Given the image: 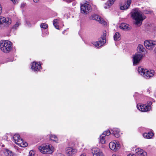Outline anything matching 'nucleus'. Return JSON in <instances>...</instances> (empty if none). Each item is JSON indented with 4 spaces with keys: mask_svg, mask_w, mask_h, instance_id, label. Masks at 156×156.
Segmentation results:
<instances>
[{
    "mask_svg": "<svg viewBox=\"0 0 156 156\" xmlns=\"http://www.w3.org/2000/svg\"><path fill=\"white\" fill-rule=\"evenodd\" d=\"M144 45L147 49L152 50L156 45V41L146 40L144 41Z\"/></svg>",
    "mask_w": 156,
    "mask_h": 156,
    "instance_id": "7",
    "label": "nucleus"
},
{
    "mask_svg": "<svg viewBox=\"0 0 156 156\" xmlns=\"http://www.w3.org/2000/svg\"><path fill=\"white\" fill-rule=\"evenodd\" d=\"M127 156H135V155L133 154H130L128 155Z\"/></svg>",
    "mask_w": 156,
    "mask_h": 156,
    "instance_id": "36",
    "label": "nucleus"
},
{
    "mask_svg": "<svg viewBox=\"0 0 156 156\" xmlns=\"http://www.w3.org/2000/svg\"><path fill=\"white\" fill-rule=\"evenodd\" d=\"M106 42V40L105 37H103L98 41L93 42L92 43L95 47H99L103 45Z\"/></svg>",
    "mask_w": 156,
    "mask_h": 156,
    "instance_id": "11",
    "label": "nucleus"
},
{
    "mask_svg": "<svg viewBox=\"0 0 156 156\" xmlns=\"http://www.w3.org/2000/svg\"><path fill=\"white\" fill-rule=\"evenodd\" d=\"M145 50V48L144 47L143 45L141 44H139L137 47V50L139 53H141L144 52Z\"/></svg>",
    "mask_w": 156,
    "mask_h": 156,
    "instance_id": "24",
    "label": "nucleus"
},
{
    "mask_svg": "<svg viewBox=\"0 0 156 156\" xmlns=\"http://www.w3.org/2000/svg\"><path fill=\"white\" fill-rule=\"evenodd\" d=\"M4 154L5 156H13V153L10 150L5 148L4 151Z\"/></svg>",
    "mask_w": 156,
    "mask_h": 156,
    "instance_id": "21",
    "label": "nucleus"
},
{
    "mask_svg": "<svg viewBox=\"0 0 156 156\" xmlns=\"http://www.w3.org/2000/svg\"><path fill=\"white\" fill-rule=\"evenodd\" d=\"M92 152L93 156H104L102 151L98 148H92Z\"/></svg>",
    "mask_w": 156,
    "mask_h": 156,
    "instance_id": "14",
    "label": "nucleus"
},
{
    "mask_svg": "<svg viewBox=\"0 0 156 156\" xmlns=\"http://www.w3.org/2000/svg\"><path fill=\"white\" fill-rule=\"evenodd\" d=\"M131 15L133 19L135 20V24L138 26L142 24L143 21L146 18L143 12L137 8L132 10L131 12Z\"/></svg>",
    "mask_w": 156,
    "mask_h": 156,
    "instance_id": "1",
    "label": "nucleus"
},
{
    "mask_svg": "<svg viewBox=\"0 0 156 156\" xmlns=\"http://www.w3.org/2000/svg\"><path fill=\"white\" fill-rule=\"evenodd\" d=\"M86 154L85 153H83L80 156H86Z\"/></svg>",
    "mask_w": 156,
    "mask_h": 156,
    "instance_id": "37",
    "label": "nucleus"
},
{
    "mask_svg": "<svg viewBox=\"0 0 156 156\" xmlns=\"http://www.w3.org/2000/svg\"><path fill=\"white\" fill-rule=\"evenodd\" d=\"M131 3V0H127L126 2L124 5L120 6V9L122 10H125L127 9L130 6Z\"/></svg>",
    "mask_w": 156,
    "mask_h": 156,
    "instance_id": "17",
    "label": "nucleus"
},
{
    "mask_svg": "<svg viewBox=\"0 0 156 156\" xmlns=\"http://www.w3.org/2000/svg\"><path fill=\"white\" fill-rule=\"evenodd\" d=\"M115 0H109L105 4V8L107 9L109 8L113 5Z\"/></svg>",
    "mask_w": 156,
    "mask_h": 156,
    "instance_id": "22",
    "label": "nucleus"
},
{
    "mask_svg": "<svg viewBox=\"0 0 156 156\" xmlns=\"http://www.w3.org/2000/svg\"><path fill=\"white\" fill-rule=\"evenodd\" d=\"M20 24V23L19 22H17L12 27V28L13 29H16Z\"/></svg>",
    "mask_w": 156,
    "mask_h": 156,
    "instance_id": "30",
    "label": "nucleus"
},
{
    "mask_svg": "<svg viewBox=\"0 0 156 156\" xmlns=\"http://www.w3.org/2000/svg\"><path fill=\"white\" fill-rule=\"evenodd\" d=\"M111 133L109 130H107L104 131L100 136V142L102 144H104L106 143V137L109 136Z\"/></svg>",
    "mask_w": 156,
    "mask_h": 156,
    "instance_id": "10",
    "label": "nucleus"
},
{
    "mask_svg": "<svg viewBox=\"0 0 156 156\" xmlns=\"http://www.w3.org/2000/svg\"><path fill=\"white\" fill-rule=\"evenodd\" d=\"M112 156H119L118 155H116L115 154H113Z\"/></svg>",
    "mask_w": 156,
    "mask_h": 156,
    "instance_id": "41",
    "label": "nucleus"
},
{
    "mask_svg": "<svg viewBox=\"0 0 156 156\" xmlns=\"http://www.w3.org/2000/svg\"><path fill=\"white\" fill-rule=\"evenodd\" d=\"M120 34L118 32H116L114 36V38L115 41H119L120 40Z\"/></svg>",
    "mask_w": 156,
    "mask_h": 156,
    "instance_id": "25",
    "label": "nucleus"
},
{
    "mask_svg": "<svg viewBox=\"0 0 156 156\" xmlns=\"http://www.w3.org/2000/svg\"><path fill=\"white\" fill-rule=\"evenodd\" d=\"M143 55L141 54L136 53L135 54L133 57V64L134 65H137L141 60Z\"/></svg>",
    "mask_w": 156,
    "mask_h": 156,
    "instance_id": "9",
    "label": "nucleus"
},
{
    "mask_svg": "<svg viewBox=\"0 0 156 156\" xmlns=\"http://www.w3.org/2000/svg\"><path fill=\"white\" fill-rule=\"evenodd\" d=\"M152 104L151 102H150L148 103L145 105H142L139 104L137 105V108L142 112H146L151 110V105Z\"/></svg>",
    "mask_w": 156,
    "mask_h": 156,
    "instance_id": "5",
    "label": "nucleus"
},
{
    "mask_svg": "<svg viewBox=\"0 0 156 156\" xmlns=\"http://www.w3.org/2000/svg\"><path fill=\"white\" fill-rule=\"evenodd\" d=\"M12 44L10 41L3 40L0 43V49L4 53L9 52L12 48Z\"/></svg>",
    "mask_w": 156,
    "mask_h": 156,
    "instance_id": "2",
    "label": "nucleus"
},
{
    "mask_svg": "<svg viewBox=\"0 0 156 156\" xmlns=\"http://www.w3.org/2000/svg\"><path fill=\"white\" fill-rule=\"evenodd\" d=\"M120 28L125 30H129L130 28L129 27V25L125 23H122L119 26Z\"/></svg>",
    "mask_w": 156,
    "mask_h": 156,
    "instance_id": "19",
    "label": "nucleus"
},
{
    "mask_svg": "<svg viewBox=\"0 0 156 156\" xmlns=\"http://www.w3.org/2000/svg\"><path fill=\"white\" fill-rule=\"evenodd\" d=\"M80 8L81 13L84 14L89 13L91 9L90 5L87 2L81 4Z\"/></svg>",
    "mask_w": 156,
    "mask_h": 156,
    "instance_id": "6",
    "label": "nucleus"
},
{
    "mask_svg": "<svg viewBox=\"0 0 156 156\" xmlns=\"http://www.w3.org/2000/svg\"><path fill=\"white\" fill-rule=\"evenodd\" d=\"M28 156H35V152L33 151H30L29 153V155Z\"/></svg>",
    "mask_w": 156,
    "mask_h": 156,
    "instance_id": "32",
    "label": "nucleus"
},
{
    "mask_svg": "<svg viewBox=\"0 0 156 156\" xmlns=\"http://www.w3.org/2000/svg\"><path fill=\"white\" fill-rule=\"evenodd\" d=\"M57 156H65L64 155L61 153H58Z\"/></svg>",
    "mask_w": 156,
    "mask_h": 156,
    "instance_id": "35",
    "label": "nucleus"
},
{
    "mask_svg": "<svg viewBox=\"0 0 156 156\" xmlns=\"http://www.w3.org/2000/svg\"><path fill=\"white\" fill-rule=\"evenodd\" d=\"M152 13V11L150 10H146L144 11V13L145 14H151Z\"/></svg>",
    "mask_w": 156,
    "mask_h": 156,
    "instance_id": "31",
    "label": "nucleus"
},
{
    "mask_svg": "<svg viewBox=\"0 0 156 156\" xmlns=\"http://www.w3.org/2000/svg\"><path fill=\"white\" fill-rule=\"evenodd\" d=\"M91 19L92 20L97 21L99 23L102 24L104 25H105L106 24V22L103 19L97 15L94 14L92 15Z\"/></svg>",
    "mask_w": 156,
    "mask_h": 156,
    "instance_id": "13",
    "label": "nucleus"
},
{
    "mask_svg": "<svg viewBox=\"0 0 156 156\" xmlns=\"http://www.w3.org/2000/svg\"><path fill=\"white\" fill-rule=\"evenodd\" d=\"M41 28L46 29L48 28V25L45 23H42L41 24Z\"/></svg>",
    "mask_w": 156,
    "mask_h": 156,
    "instance_id": "29",
    "label": "nucleus"
},
{
    "mask_svg": "<svg viewBox=\"0 0 156 156\" xmlns=\"http://www.w3.org/2000/svg\"><path fill=\"white\" fill-rule=\"evenodd\" d=\"M112 131V134L115 137H119L120 136V133L119 129L116 128H114Z\"/></svg>",
    "mask_w": 156,
    "mask_h": 156,
    "instance_id": "20",
    "label": "nucleus"
},
{
    "mask_svg": "<svg viewBox=\"0 0 156 156\" xmlns=\"http://www.w3.org/2000/svg\"><path fill=\"white\" fill-rule=\"evenodd\" d=\"M40 151L44 154H48L49 151V144H44L39 147Z\"/></svg>",
    "mask_w": 156,
    "mask_h": 156,
    "instance_id": "12",
    "label": "nucleus"
},
{
    "mask_svg": "<svg viewBox=\"0 0 156 156\" xmlns=\"http://www.w3.org/2000/svg\"><path fill=\"white\" fill-rule=\"evenodd\" d=\"M76 149L71 147H68L66 150V153L69 156H71L76 152Z\"/></svg>",
    "mask_w": 156,
    "mask_h": 156,
    "instance_id": "18",
    "label": "nucleus"
},
{
    "mask_svg": "<svg viewBox=\"0 0 156 156\" xmlns=\"http://www.w3.org/2000/svg\"><path fill=\"white\" fill-rule=\"evenodd\" d=\"M155 49H156V48H155Z\"/></svg>",
    "mask_w": 156,
    "mask_h": 156,
    "instance_id": "42",
    "label": "nucleus"
},
{
    "mask_svg": "<svg viewBox=\"0 0 156 156\" xmlns=\"http://www.w3.org/2000/svg\"><path fill=\"white\" fill-rule=\"evenodd\" d=\"M55 150V147L52 145H49V154H52Z\"/></svg>",
    "mask_w": 156,
    "mask_h": 156,
    "instance_id": "28",
    "label": "nucleus"
},
{
    "mask_svg": "<svg viewBox=\"0 0 156 156\" xmlns=\"http://www.w3.org/2000/svg\"><path fill=\"white\" fill-rule=\"evenodd\" d=\"M18 0H11V1L14 4H16L18 3Z\"/></svg>",
    "mask_w": 156,
    "mask_h": 156,
    "instance_id": "34",
    "label": "nucleus"
},
{
    "mask_svg": "<svg viewBox=\"0 0 156 156\" xmlns=\"http://www.w3.org/2000/svg\"><path fill=\"white\" fill-rule=\"evenodd\" d=\"M138 71L139 73L146 79H149L152 77L154 74V70H148L141 67H139Z\"/></svg>",
    "mask_w": 156,
    "mask_h": 156,
    "instance_id": "3",
    "label": "nucleus"
},
{
    "mask_svg": "<svg viewBox=\"0 0 156 156\" xmlns=\"http://www.w3.org/2000/svg\"><path fill=\"white\" fill-rule=\"evenodd\" d=\"M153 135V133L152 132H149L148 133H144L143 136L144 138L149 139L151 138Z\"/></svg>",
    "mask_w": 156,
    "mask_h": 156,
    "instance_id": "23",
    "label": "nucleus"
},
{
    "mask_svg": "<svg viewBox=\"0 0 156 156\" xmlns=\"http://www.w3.org/2000/svg\"><path fill=\"white\" fill-rule=\"evenodd\" d=\"M50 140H53L55 142H56L58 140L57 136L55 135H51L50 136Z\"/></svg>",
    "mask_w": 156,
    "mask_h": 156,
    "instance_id": "27",
    "label": "nucleus"
},
{
    "mask_svg": "<svg viewBox=\"0 0 156 156\" xmlns=\"http://www.w3.org/2000/svg\"><path fill=\"white\" fill-rule=\"evenodd\" d=\"M109 146L111 150L116 151L119 149L120 144L118 142H116L115 143L114 142H111L109 143Z\"/></svg>",
    "mask_w": 156,
    "mask_h": 156,
    "instance_id": "15",
    "label": "nucleus"
},
{
    "mask_svg": "<svg viewBox=\"0 0 156 156\" xmlns=\"http://www.w3.org/2000/svg\"><path fill=\"white\" fill-rule=\"evenodd\" d=\"M31 68L34 72H36L40 69L41 66V65L34 62L32 63Z\"/></svg>",
    "mask_w": 156,
    "mask_h": 156,
    "instance_id": "16",
    "label": "nucleus"
},
{
    "mask_svg": "<svg viewBox=\"0 0 156 156\" xmlns=\"http://www.w3.org/2000/svg\"><path fill=\"white\" fill-rule=\"evenodd\" d=\"M33 1L34 2L37 3L38 1L39 0H33Z\"/></svg>",
    "mask_w": 156,
    "mask_h": 156,
    "instance_id": "39",
    "label": "nucleus"
},
{
    "mask_svg": "<svg viewBox=\"0 0 156 156\" xmlns=\"http://www.w3.org/2000/svg\"><path fill=\"white\" fill-rule=\"evenodd\" d=\"M58 20L57 19H55L53 20V24L55 28L57 29H59V26L58 25Z\"/></svg>",
    "mask_w": 156,
    "mask_h": 156,
    "instance_id": "26",
    "label": "nucleus"
},
{
    "mask_svg": "<svg viewBox=\"0 0 156 156\" xmlns=\"http://www.w3.org/2000/svg\"><path fill=\"white\" fill-rule=\"evenodd\" d=\"M136 152L138 153V154H142L143 153V151L142 150H140L139 149H138L136 150Z\"/></svg>",
    "mask_w": 156,
    "mask_h": 156,
    "instance_id": "33",
    "label": "nucleus"
},
{
    "mask_svg": "<svg viewBox=\"0 0 156 156\" xmlns=\"http://www.w3.org/2000/svg\"><path fill=\"white\" fill-rule=\"evenodd\" d=\"M26 23L27 24V25L28 26H30V23L28 22H26Z\"/></svg>",
    "mask_w": 156,
    "mask_h": 156,
    "instance_id": "38",
    "label": "nucleus"
},
{
    "mask_svg": "<svg viewBox=\"0 0 156 156\" xmlns=\"http://www.w3.org/2000/svg\"><path fill=\"white\" fill-rule=\"evenodd\" d=\"M25 5V4H22L21 5V6L22 7H23L24 6V5Z\"/></svg>",
    "mask_w": 156,
    "mask_h": 156,
    "instance_id": "40",
    "label": "nucleus"
},
{
    "mask_svg": "<svg viewBox=\"0 0 156 156\" xmlns=\"http://www.w3.org/2000/svg\"><path fill=\"white\" fill-rule=\"evenodd\" d=\"M12 140L16 144L22 147H25L27 146V143L24 142L20 136L18 134H15L13 136Z\"/></svg>",
    "mask_w": 156,
    "mask_h": 156,
    "instance_id": "4",
    "label": "nucleus"
},
{
    "mask_svg": "<svg viewBox=\"0 0 156 156\" xmlns=\"http://www.w3.org/2000/svg\"><path fill=\"white\" fill-rule=\"evenodd\" d=\"M12 21L10 18H5L2 16H0V25H4L6 27H8L10 25Z\"/></svg>",
    "mask_w": 156,
    "mask_h": 156,
    "instance_id": "8",
    "label": "nucleus"
}]
</instances>
